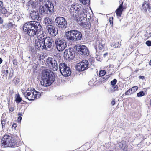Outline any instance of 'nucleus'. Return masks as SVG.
Returning <instances> with one entry per match:
<instances>
[{"instance_id": "obj_1", "label": "nucleus", "mask_w": 151, "mask_h": 151, "mask_svg": "<svg viewBox=\"0 0 151 151\" xmlns=\"http://www.w3.org/2000/svg\"><path fill=\"white\" fill-rule=\"evenodd\" d=\"M42 28L40 23L35 21L28 22L23 26V31L29 36L33 37L37 34L38 38L35 40V45L36 49L40 51L43 49L50 50L54 45V42L50 37L43 35L44 32L41 31Z\"/></svg>"}, {"instance_id": "obj_2", "label": "nucleus", "mask_w": 151, "mask_h": 151, "mask_svg": "<svg viewBox=\"0 0 151 151\" xmlns=\"http://www.w3.org/2000/svg\"><path fill=\"white\" fill-rule=\"evenodd\" d=\"M81 5L78 4H73L71 5L70 10L71 18L78 21H82V19L87 17L88 13H85Z\"/></svg>"}, {"instance_id": "obj_3", "label": "nucleus", "mask_w": 151, "mask_h": 151, "mask_svg": "<svg viewBox=\"0 0 151 151\" xmlns=\"http://www.w3.org/2000/svg\"><path fill=\"white\" fill-rule=\"evenodd\" d=\"M41 78V84L45 87L50 85L54 82L55 79V77L53 76V73L47 69L42 71Z\"/></svg>"}, {"instance_id": "obj_4", "label": "nucleus", "mask_w": 151, "mask_h": 151, "mask_svg": "<svg viewBox=\"0 0 151 151\" xmlns=\"http://www.w3.org/2000/svg\"><path fill=\"white\" fill-rule=\"evenodd\" d=\"M37 2H34L32 0L29 1L27 4V8L28 9L32 8V10H31L29 15L30 17L32 20H40L41 19L42 17L40 16V14L38 11L34 10V9H36L37 7Z\"/></svg>"}, {"instance_id": "obj_5", "label": "nucleus", "mask_w": 151, "mask_h": 151, "mask_svg": "<svg viewBox=\"0 0 151 151\" xmlns=\"http://www.w3.org/2000/svg\"><path fill=\"white\" fill-rule=\"evenodd\" d=\"M1 146L3 147H14L17 145V141L12 135H5L1 141Z\"/></svg>"}, {"instance_id": "obj_6", "label": "nucleus", "mask_w": 151, "mask_h": 151, "mask_svg": "<svg viewBox=\"0 0 151 151\" xmlns=\"http://www.w3.org/2000/svg\"><path fill=\"white\" fill-rule=\"evenodd\" d=\"M22 93L24 97L29 101L34 100L39 98L41 95L40 92L31 88H29L26 91L22 92Z\"/></svg>"}, {"instance_id": "obj_7", "label": "nucleus", "mask_w": 151, "mask_h": 151, "mask_svg": "<svg viewBox=\"0 0 151 151\" xmlns=\"http://www.w3.org/2000/svg\"><path fill=\"white\" fill-rule=\"evenodd\" d=\"M43 3L39 8V12L41 14H52L54 12V6L50 2Z\"/></svg>"}, {"instance_id": "obj_8", "label": "nucleus", "mask_w": 151, "mask_h": 151, "mask_svg": "<svg viewBox=\"0 0 151 151\" xmlns=\"http://www.w3.org/2000/svg\"><path fill=\"white\" fill-rule=\"evenodd\" d=\"M59 68L61 74L64 76H70L71 73V70L67 64L64 63L59 62Z\"/></svg>"}, {"instance_id": "obj_9", "label": "nucleus", "mask_w": 151, "mask_h": 151, "mask_svg": "<svg viewBox=\"0 0 151 151\" xmlns=\"http://www.w3.org/2000/svg\"><path fill=\"white\" fill-rule=\"evenodd\" d=\"M55 44L57 50L59 51H63L67 47V43L62 38L57 37L55 38Z\"/></svg>"}, {"instance_id": "obj_10", "label": "nucleus", "mask_w": 151, "mask_h": 151, "mask_svg": "<svg viewBox=\"0 0 151 151\" xmlns=\"http://www.w3.org/2000/svg\"><path fill=\"white\" fill-rule=\"evenodd\" d=\"M58 62L61 63L58 59L56 60L54 58L49 57L46 60V64L48 66L54 71H56L58 69Z\"/></svg>"}, {"instance_id": "obj_11", "label": "nucleus", "mask_w": 151, "mask_h": 151, "mask_svg": "<svg viewBox=\"0 0 151 151\" xmlns=\"http://www.w3.org/2000/svg\"><path fill=\"white\" fill-rule=\"evenodd\" d=\"M55 22L56 26L62 29H65L67 27L66 20L62 17H58L56 18Z\"/></svg>"}, {"instance_id": "obj_12", "label": "nucleus", "mask_w": 151, "mask_h": 151, "mask_svg": "<svg viewBox=\"0 0 151 151\" xmlns=\"http://www.w3.org/2000/svg\"><path fill=\"white\" fill-rule=\"evenodd\" d=\"M89 64V62L87 60H83L78 63L76 67V69L79 71L85 70L88 69Z\"/></svg>"}, {"instance_id": "obj_13", "label": "nucleus", "mask_w": 151, "mask_h": 151, "mask_svg": "<svg viewBox=\"0 0 151 151\" xmlns=\"http://www.w3.org/2000/svg\"><path fill=\"white\" fill-rule=\"evenodd\" d=\"M76 49L78 53L83 56H86L89 54L88 49L84 45H78L76 46Z\"/></svg>"}, {"instance_id": "obj_14", "label": "nucleus", "mask_w": 151, "mask_h": 151, "mask_svg": "<svg viewBox=\"0 0 151 151\" xmlns=\"http://www.w3.org/2000/svg\"><path fill=\"white\" fill-rule=\"evenodd\" d=\"M75 53L73 49H66L64 53V57L66 60H72L75 57Z\"/></svg>"}, {"instance_id": "obj_15", "label": "nucleus", "mask_w": 151, "mask_h": 151, "mask_svg": "<svg viewBox=\"0 0 151 151\" xmlns=\"http://www.w3.org/2000/svg\"><path fill=\"white\" fill-rule=\"evenodd\" d=\"M74 35L73 30L68 31L65 32V37L69 42H75L76 40Z\"/></svg>"}, {"instance_id": "obj_16", "label": "nucleus", "mask_w": 151, "mask_h": 151, "mask_svg": "<svg viewBox=\"0 0 151 151\" xmlns=\"http://www.w3.org/2000/svg\"><path fill=\"white\" fill-rule=\"evenodd\" d=\"M46 28L49 34L52 37L55 36L58 33V30L52 25H47Z\"/></svg>"}, {"instance_id": "obj_17", "label": "nucleus", "mask_w": 151, "mask_h": 151, "mask_svg": "<svg viewBox=\"0 0 151 151\" xmlns=\"http://www.w3.org/2000/svg\"><path fill=\"white\" fill-rule=\"evenodd\" d=\"M142 9L145 12L148 10L149 12H151V0L145 1L142 5Z\"/></svg>"}, {"instance_id": "obj_18", "label": "nucleus", "mask_w": 151, "mask_h": 151, "mask_svg": "<svg viewBox=\"0 0 151 151\" xmlns=\"http://www.w3.org/2000/svg\"><path fill=\"white\" fill-rule=\"evenodd\" d=\"M123 5V3L122 2L120 4L118 8L115 11V12L116 13L117 16L120 17L122 14V12L124 9Z\"/></svg>"}, {"instance_id": "obj_19", "label": "nucleus", "mask_w": 151, "mask_h": 151, "mask_svg": "<svg viewBox=\"0 0 151 151\" xmlns=\"http://www.w3.org/2000/svg\"><path fill=\"white\" fill-rule=\"evenodd\" d=\"M73 31L76 41L80 40L82 37V34L81 32L76 30H73Z\"/></svg>"}, {"instance_id": "obj_20", "label": "nucleus", "mask_w": 151, "mask_h": 151, "mask_svg": "<svg viewBox=\"0 0 151 151\" xmlns=\"http://www.w3.org/2000/svg\"><path fill=\"white\" fill-rule=\"evenodd\" d=\"M44 23L47 25L53 24L54 23L53 21L50 19L48 17H46L44 18Z\"/></svg>"}, {"instance_id": "obj_21", "label": "nucleus", "mask_w": 151, "mask_h": 151, "mask_svg": "<svg viewBox=\"0 0 151 151\" xmlns=\"http://www.w3.org/2000/svg\"><path fill=\"white\" fill-rule=\"evenodd\" d=\"M14 25V24L13 23L9 21L8 23H6L4 26V27L6 29L8 30L9 29L12 28Z\"/></svg>"}, {"instance_id": "obj_22", "label": "nucleus", "mask_w": 151, "mask_h": 151, "mask_svg": "<svg viewBox=\"0 0 151 151\" xmlns=\"http://www.w3.org/2000/svg\"><path fill=\"white\" fill-rule=\"evenodd\" d=\"M8 12V11L4 6L0 9V13L3 15L6 16Z\"/></svg>"}, {"instance_id": "obj_23", "label": "nucleus", "mask_w": 151, "mask_h": 151, "mask_svg": "<svg viewBox=\"0 0 151 151\" xmlns=\"http://www.w3.org/2000/svg\"><path fill=\"white\" fill-rule=\"evenodd\" d=\"M98 43L99 44L97 46L98 48L100 50L102 49L104 47L105 44L102 43V41H99Z\"/></svg>"}, {"instance_id": "obj_24", "label": "nucleus", "mask_w": 151, "mask_h": 151, "mask_svg": "<svg viewBox=\"0 0 151 151\" xmlns=\"http://www.w3.org/2000/svg\"><path fill=\"white\" fill-rule=\"evenodd\" d=\"M79 1L84 5H87L90 3V0H79Z\"/></svg>"}, {"instance_id": "obj_25", "label": "nucleus", "mask_w": 151, "mask_h": 151, "mask_svg": "<svg viewBox=\"0 0 151 151\" xmlns=\"http://www.w3.org/2000/svg\"><path fill=\"white\" fill-rule=\"evenodd\" d=\"M120 44L118 42H114L112 44V46L114 47H119Z\"/></svg>"}, {"instance_id": "obj_26", "label": "nucleus", "mask_w": 151, "mask_h": 151, "mask_svg": "<svg viewBox=\"0 0 151 151\" xmlns=\"http://www.w3.org/2000/svg\"><path fill=\"white\" fill-rule=\"evenodd\" d=\"M22 100V98L20 97V96L18 95L16 98L15 101L17 103H19Z\"/></svg>"}, {"instance_id": "obj_27", "label": "nucleus", "mask_w": 151, "mask_h": 151, "mask_svg": "<svg viewBox=\"0 0 151 151\" xmlns=\"http://www.w3.org/2000/svg\"><path fill=\"white\" fill-rule=\"evenodd\" d=\"M138 87L137 86H135L131 88V91L132 93H134L138 89Z\"/></svg>"}, {"instance_id": "obj_28", "label": "nucleus", "mask_w": 151, "mask_h": 151, "mask_svg": "<svg viewBox=\"0 0 151 151\" xmlns=\"http://www.w3.org/2000/svg\"><path fill=\"white\" fill-rule=\"evenodd\" d=\"M106 71L105 70H101L99 71V77H101L104 76L106 74Z\"/></svg>"}, {"instance_id": "obj_29", "label": "nucleus", "mask_w": 151, "mask_h": 151, "mask_svg": "<svg viewBox=\"0 0 151 151\" xmlns=\"http://www.w3.org/2000/svg\"><path fill=\"white\" fill-rule=\"evenodd\" d=\"M145 95V93L143 91H141L137 94V97H139L144 96Z\"/></svg>"}, {"instance_id": "obj_30", "label": "nucleus", "mask_w": 151, "mask_h": 151, "mask_svg": "<svg viewBox=\"0 0 151 151\" xmlns=\"http://www.w3.org/2000/svg\"><path fill=\"white\" fill-rule=\"evenodd\" d=\"M8 71L7 70H4L3 72H2V74H4V75L2 76V78H4V77L6 76L8 74Z\"/></svg>"}, {"instance_id": "obj_31", "label": "nucleus", "mask_w": 151, "mask_h": 151, "mask_svg": "<svg viewBox=\"0 0 151 151\" xmlns=\"http://www.w3.org/2000/svg\"><path fill=\"white\" fill-rule=\"evenodd\" d=\"M117 82V80L116 79H114L112 81L111 83L112 85L114 86L115 84Z\"/></svg>"}, {"instance_id": "obj_32", "label": "nucleus", "mask_w": 151, "mask_h": 151, "mask_svg": "<svg viewBox=\"0 0 151 151\" xmlns=\"http://www.w3.org/2000/svg\"><path fill=\"white\" fill-rule=\"evenodd\" d=\"M128 148V146L126 145H124L123 147L122 148L123 151H127Z\"/></svg>"}, {"instance_id": "obj_33", "label": "nucleus", "mask_w": 151, "mask_h": 151, "mask_svg": "<svg viewBox=\"0 0 151 151\" xmlns=\"http://www.w3.org/2000/svg\"><path fill=\"white\" fill-rule=\"evenodd\" d=\"M146 44L147 46H151V41L149 40L147 41L146 42Z\"/></svg>"}, {"instance_id": "obj_34", "label": "nucleus", "mask_w": 151, "mask_h": 151, "mask_svg": "<svg viewBox=\"0 0 151 151\" xmlns=\"http://www.w3.org/2000/svg\"><path fill=\"white\" fill-rule=\"evenodd\" d=\"M124 145L123 144L122 142H120L119 143V147L121 149H122Z\"/></svg>"}, {"instance_id": "obj_35", "label": "nucleus", "mask_w": 151, "mask_h": 151, "mask_svg": "<svg viewBox=\"0 0 151 151\" xmlns=\"http://www.w3.org/2000/svg\"><path fill=\"white\" fill-rule=\"evenodd\" d=\"M1 122L2 126V127L3 128V127L4 126V125L5 124V121L4 120V119H1Z\"/></svg>"}, {"instance_id": "obj_36", "label": "nucleus", "mask_w": 151, "mask_h": 151, "mask_svg": "<svg viewBox=\"0 0 151 151\" xmlns=\"http://www.w3.org/2000/svg\"><path fill=\"white\" fill-rule=\"evenodd\" d=\"M100 81L101 82H104L106 81L104 77L101 78L100 79Z\"/></svg>"}, {"instance_id": "obj_37", "label": "nucleus", "mask_w": 151, "mask_h": 151, "mask_svg": "<svg viewBox=\"0 0 151 151\" xmlns=\"http://www.w3.org/2000/svg\"><path fill=\"white\" fill-rule=\"evenodd\" d=\"M4 6L3 5V2L1 1H0V9H1Z\"/></svg>"}, {"instance_id": "obj_38", "label": "nucleus", "mask_w": 151, "mask_h": 151, "mask_svg": "<svg viewBox=\"0 0 151 151\" xmlns=\"http://www.w3.org/2000/svg\"><path fill=\"white\" fill-rule=\"evenodd\" d=\"M9 108L10 111H12L14 109V108L13 107H12L11 106H9Z\"/></svg>"}, {"instance_id": "obj_39", "label": "nucleus", "mask_w": 151, "mask_h": 151, "mask_svg": "<svg viewBox=\"0 0 151 151\" xmlns=\"http://www.w3.org/2000/svg\"><path fill=\"white\" fill-rule=\"evenodd\" d=\"M17 60H14L13 61V63L15 65H17Z\"/></svg>"}, {"instance_id": "obj_40", "label": "nucleus", "mask_w": 151, "mask_h": 151, "mask_svg": "<svg viewBox=\"0 0 151 151\" xmlns=\"http://www.w3.org/2000/svg\"><path fill=\"white\" fill-rule=\"evenodd\" d=\"M113 88L115 91L118 90V86L117 85L115 86H114L113 87Z\"/></svg>"}, {"instance_id": "obj_41", "label": "nucleus", "mask_w": 151, "mask_h": 151, "mask_svg": "<svg viewBox=\"0 0 151 151\" xmlns=\"http://www.w3.org/2000/svg\"><path fill=\"white\" fill-rule=\"evenodd\" d=\"M115 104V101L114 99H113L111 102V104L113 106Z\"/></svg>"}, {"instance_id": "obj_42", "label": "nucleus", "mask_w": 151, "mask_h": 151, "mask_svg": "<svg viewBox=\"0 0 151 151\" xmlns=\"http://www.w3.org/2000/svg\"><path fill=\"white\" fill-rule=\"evenodd\" d=\"M130 91H131V89H129L127 90L126 92H125V94L126 95H128L130 93Z\"/></svg>"}, {"instance_id": "obj_43", "label": "nucleus", "mask_w": 151, "mask_h": 151, "mask_svg": "<svg viewBox=\"0 0 151 151\" xmlns=\"http://www.w3.org/2000/svg\"><path fill=\"white\" fill-rule=\"evenodd\" d=\"M3 22V19L2 17H0V24H2Z\"/></svg>"}, {"instance_id": "obj_44", "label": "nucleus", "mask_w": 151, "mask_h": 151, "mask_svg": "<svg viewBox=\"0 0 151 151\" xmlns=\"http://www.w3.org/2000/svg\"><path fill=\"white\" fill-rule=\"evenodd\" d=\"M110 77V76L109 75H106L105 77H104L105 78V80L106 81L107 79L109 77Z\"/></svg>"}, {"instance_id": "obj_45", "label": "nucleus", "mask_w": 151, "mask_h": 151, "mask_svg": "<svg viewBox=\"0 0 151 151\" xmlns=\"http://www.w3.org/2000/svg\"><path fill=\"white\" fill-rule=\"evenodd\" d=\"M17 125L16 123H14L12 125V127L15 129L17 127Z\"/></svg>"}, {"instance_id": "obj_46", "label": "nucleus", "mask_w": 151, "mask_h": 151, "mask_svg": "<svg viewBox=\"0 0 151 151\" xmlns=\"http://www.w3.org/2000/svg\"><path fill=\"white\" fill-rule=\"evenodd\" d=\"M139 78H140V79H144V76H139Z\"/></svg>"}, {"instance_id": "obj_47", "label": "nucleus", "mask_w": 151, "mask_h": 151, "mask_svg": "<svg viewBox=\"0 0 151 151\" xmlns=\"http://www.w3.org/2000/svg\"><path fill=\"white\" fill-rule=\"evenodd\" d=\"M22 113H18V115L19 117H21V116L22 115Z\"/></svg>"}, {"instance_id": "obj_48", "label": "nucleus", "mask_w": 151, "mask_h": 151, "mask_svg": "<svg viewBox=\"0 0 151 151\" xmlns=\"http://www.w3.org/2000/svg\"><path fill=\"white\" fill-rule=\"evenodd\" d=\"M108 54V53H107V52L106 53H104L103 55V56L104 57H105L106 56H107V55Z\"/></svg>"}, {"instance_id": "obj_49", "label": "nucleus", "mask_w": 151, "mask_h": 151, "mask_svg": "<svg viewBox=\"0 0 151 151\" xmlns=\"http://www.w3.org/2000/svg\"><path fill=\"white\" fill-rule=\"evenodd\" d=\"M22 119V117H19L18 118V120L19 122V121H21Z\"/></svg>"}, {"instance_id": "obj_50", "label": "nucleus", "mask_w": 151, "mask_h": 151, "mask_svg": "<svg viewBox=\"0 0 151 151\" xmlns=\"http://www.w3.org/2000/svg\"><path fill=\"white\" fill-rule=\"evenodd\" d=\"M2 60L1 59V58H0V64H1L2 63Z\"/></svg>"}, {"instance_id": "obj_51", "label": "nucleus", "mask_w": 151, "mask_h": 151, "mask_svg": "<svg viewBox=\"0 0 151 151\" xmlns=\"http://www.w3.org/2000/svg\"><path fill=\"white\" fill-rule=\"evenodd\" d=\"M148 35H149V37H151V33H149V34H148Z\"/></svg>"}, {"instance_id": "obj_52", "label": "nucleus", "mask_w": 151, "mask_h": 151, "mask_svg": "<svg viewBox=\"0 0 151 151\" xmlns=\"http://www.w3.org/2000/svg\"><path fill=\"white\" fill-rule=\"evenodd\" d=\"M109 22L111 24V23L113 24V22L112 21H111V20L110 19Z\"/></svg>"}, {"instance_id": "obj_53", "label": "nucleus", "mask_w": 151, "mask_h": 151, "mask_svg": "<svg viewBox=\"0 0 151 151\" xmlns=\"http://www.w3.org/2000/svg\"><path fill=\"white\" fill-rule=\"evenodd\" d=\"M149 64L150 65H151V60L150 61Z\"/></svg>"}, {"instance_id": "obj_54", "label": "nucleus", "mask_w": 151, "mask_h": 151, "mask_svg": "<svg viewBox=\"0 0 151 151\" xmlns=\"http://www.w3.org/2000/svg\"><path fill=\"white\" fill-rule=\"evenodd\" d=\"M150 106H151V99H150Z\"/></svg>"}, {"instance_id": "obj_55", "label": "nucleus", "mask_w": 151, "mask_h": 151, "mask_svg": "<svg viewBox=\"0 0 151 151\" xmlns=\"http://www.w3.org/2000/svg\"><path fill=\"white\" fill-rule=\"evenodd\" d=\"M30 57H28V58H29V59H30Z\"/></svg>"}, {"instance_id": "obj_56", "label": "nucleus", "mask_w": 151, "mask_h": 151, "mask_svg": "<svg viewBox=\"0 0 151 151\" xmlns=\"http://www.w3.org/2000/svg\"><path fill=\"white\" fill-rule=\"evenodd\" d=\"M88 83H89V85H90L89 82H88Z\"/></svg>"}]
</instances>
